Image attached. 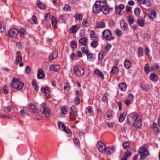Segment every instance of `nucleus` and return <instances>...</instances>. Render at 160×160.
Listing matches in <instances>:
<instances>
[{
    "label": "nucleus",
    "mask_w": 160,
    "mask_h": 160,
    "mask_svg": "<svg viewBox=\"0 0 160 160\" xmlns=\"http://www.w3.org/2000/svg\"><path fill=\"white\" fill-rule=\"evenodd\" d=\"M10 85L12 88H15L18 90H20L22 88L24 84L21 82L20 79L14 78Z\"/></svg>",
    "instance_id": "obj_1"
},
{
    "label": "nucleus",
    "mask_w": 160,
    "mask_h": 160,
    "mask_svg": "<svg viewBox=\"0 0 160 160\" xmlns=\"http://www.w3.org/2000/svg\"><path fill=\"white\" fill-rule=\"evenodd\" d=\"M40 110L41 113L45 115L46 118H48L49 117L50 114V109L48 108H46L45 103H42L40 106Z\"/></svg>",
    "instance_id": "obj_2"
},
{
    "label": "nucleus",
    "mask_w": 160,
    "mask_h": 160,
    "mask_svg": "<svg viewBox=\"0 0 160 160\" xmlns=\"http://www.w3.org/2000/svg\"><path fill=\"white\" fill-rule=\"evenodd\" d=\"M74 72L78 77L82 76L84 73V69L80 65H76L73 68Z\"/></svg>",
    "instance_id": "obj_3"
},
{
    "label": "nucleus",
    "mask_w": 160,
    "mask_h": 160,
    "mask_svg": "<svg viewBox=\"0 0 160 160\" xmlns=\"http://www.w3.org/2000/svg\"><path fill=\"white\" fill-rule=\"evenodd\" d=\"M103 37L107 41H110L114 39L112 35L111 32L108 29H105L102 32Z\"/></svg>",
    "instance_id": "obj_4"
},
{
    "label": "nucleus",
    "mask_w": 160,
    "mask_h": 160,
    "mask_svg": "<svg viewBox=\"0 0 160 160\" xmlns=\"http://www.w3.org/2000/svg\"><path fill=\"white\" fill-rule=\"evenodd\" d=\"M138 114H130L128 115L127 118L128 123L132 125L136 120L138 119Z\"/></svg>",
    "instance_id": "obj_5"
},
{
    "label": "nucleus",
    "mask_w": 160,
    "mask_h": 160,
    "mask_svg": "<svg viewBox=\"0 0 160 160\" xmlns=\"http://www.w3.org/2000/svg\"><path fill=\"white\" fill-rule=\"evenodd\" d=\"M100 3L98 1H96L93 8V12L96 14L98 13L101 11V5H100Z\"/></svg>",
    "instance_id": "obj_6"
},
{
    "label": "nucleus",
    "mask_w": 160,
    "mask_h": 160,
    "mask_svg": "<svg viewBox=\"0 0 160 160\" xmlns=\"http://www.w3.org/2000/svg\"><path fill=\"white\" fill-rule=\"evenodd\" d=\"M97 147L100 152L104 153V152H105V150L106 146L101 141H99L98 142L97 144Z\"/></svg>",
    "instance_id": "obj_7"
},
{
    "label": "nucleus",
    "mask_w": 160,
    "mask_h": 160,
    "mask_svg": "<svg viewBox=\"0 0 160 160\" xmlns=\"http://www.w3.org/2000/svg\"><path fill=\"white\" fill-rule=\"evenodd\" d=\"M18 31L15 28L11 29L8 32L9 36L12 38L16 37L18 33Z\"/></svg>",
    "instance_id": "obj_8"
},
{
    "label": "nucleus",
    "mask_w": 160,
    "mask_h": 160,
    "mask_svg": "<svg viewBox=\"0 0 160 160\" xmlns=\"http://www.w3.org/2000/svg\"><path fill=\"white\" fill-rule=\"evenodd\" d=\"M101 11L105 14H107L112 10V8H109L106 5H101Z\"/></svg>",
    "instance_id": "obj_9"
},
{
    "label": "nucleus",
    "mask_w": 160,
    "mask_h": 160,
    "mask_svg": "<svg viewBox=\"0 0 160 160\" xmlns=\"http://www.w3.org/2000/svg\"><path fill=\"white\" fill-rule=\"evenodd\" d=\"M27 108L29 109H31L32 112L34 113H37L38 112V110L37 107L32 103L28 104L27 106Z\"/></svg>",
    "instance_id": "obj_10"
},
{
    "label": "nucleus",
    "mask_w": 160,
    "mask_h": 160,
    "mask_svg": "<svg viewBox=\"0 0 160 160\" xmlns=\"http://www.w3.org/2000/svg\"><path fill=\"white\" fill-rule=\"evenodd\" d=\"M133 127L136 128H139L141 127L142 125L141 120V119H138L136 120L132 124Z\"/></svg>",
    "instance_id": "obj_11"
},
{
    "label": "nucleus",
    "mask_w": 160,
    "mask_h": 160,
    "mask_svg": "<svg viewBox=\"0 0 160 160\" xmlns=\"http://www.w3.org/2000/svg\"><path fill=\"white\" fill-rule=\"evenodd\" d=\"M41 91L42 93L45 94L47 97L49 96V88L48 86L45 88L42 87L41 88Z\"/></svg>",
    "instance_id": "obj_12"
},
{
    "label": "nucleus",
    "mask_w": 160,
    "mask_h": 160,
    "mask_svg": "<svg viewBox=\"0 0 160 160\" xmlns=\"http://www.w3.org/2000/svg\"><path fill=\"white\" fill-rule=\"evenodd\" d=\"M151 68L152 71H156L158 74H160V67L158 64L155 63L152 65L151 66Z\"/></svg>",
    "instance_id": "obj_13"
},
{
    "label": "nucleus",
    "mask_w": 160,
    "mask_h": 160,
    "mask_svg": "<svg viewBox=\"0 0 160 160\" xmlns=\"http://www.w3.org/2000/svg\"><path fill=\"white\" fill-rule=\"evenodd\" d=\"M45 76L43 70L41 68H39L37 73V78L38 79L43 78Z\"/></svg>",
    "instance_id": "obj_14"
},
{
    "label": "nucleus",
    "mask_w": 160,
    "mask_h": 160,
    "mask_svg": "<svg viewBox=\"0 0 160 160\" xmlns=\"http://www.w3.org/2000/svg\"><path fill=\"white\" fill-rule=\"evenodd\" d=\"M120 25L122 29L124 31H127L128 30V25L125 20H122L120 23Z\"/></svg>",
    "instance_id": "obj_15"
},
{
    "label": "nucleus",
    "mask_w": 160,
    "mask_h": 160,
    "mask_svg": "<svg viewBox=\"0 0 160 160\" xmlns=\"http://www.w3.org/2000/svg\"><path fill=\"white\" fill-rule=\"evenodd\" d=\"M132 154V152L130 151H128L125 152L120 160H127L128 158L130 157Z\"/></svg>",
    "instance_id": "obj_16"
},
{
    "label": "nucleus",
    "mask_w": 160,
    "mask_h": 160,
    "mask_svg": "<svg viewBox=\"0 0 160 160\" xmlns=\"http://www.w3.org/2000/svg\"><path fill=\"white\" fill-rule=\"evenodd\" d=\"M60 68V66L58 65H51L49 66V69L50 70L57 72Z\"/></svg>",
    "instance_id": "obj_17"
},
{
    "label": "nucleus",
    "mask_w": 160,
    "mask_h": 160,
    "mask_svg": "<svg viewBox=\"0 0 160 160\" xmlns=\"http://www.w3.org/2000/svg\"><path fill=\"white\" fill-rule=\"evenodd\" d=\"M58 55V52L57 51H54L52 54L49 57L48 59L49 62H51L57 58Z\"/></svg>",
    "instance_id": "obj_18"
},
{
    "label": "nucleus",
    "mask_w": 160,
    "mask_h": 160,
    "mask_svg": "<svg viewBox=\"0 0 160 160\" xmlns=\"http://www.w3.org/2000/svg\"><path fill=\"white\" fill-rule=\"evenodd\" d=\"M79 28V27L77 28L76 25L72 26L69 29V32L70 33H75Z\"/></svg>",
    "instance_id": "obj_19"
},
{
    "label": "nucleus",
    "mask_w": 160,
    "mask_h": 160,
    "mask_svg": "<svg viewBox=\"0 0 160 160\" xmlns=\"http://www.w3.org/2000/svg\"><path fill=\"white\" fill-rule=\"evenodd\" d=\"M97 28H103L105 27V22L102 21H100L98 22L96 25Z\"/></svg>",
    "instance_id": "obj_20"
},
{
    "label": "nucleus",
    "mask_w": 160,
    "mask_h": 160,
    "mask_svg": "<svg viewBox=\"0 0 160 160\" xmlns=\"http://www.w3.org/2000/svg\"><path fill=\"white\" fill-rule=\"evenodd\" d=\"M156 12L154 10H151L150 11L149 13L148 14V16L149 18L151 19H154L156 16Z\"/></svg>",
    "instance_id": "obj_21"
},
{
    "label": "nucleus",
    "mask_w": 160,
    "mask_h": 160,
    "mask_svg": "<svg viewBox=\"0 0 160 160\" xmlns=\"http://www.w3.org/2000/svg\"><path fill=\"white\" fill-rule=\"evenodd\" d=\"M87 39L85 37H82L79 40V42L82 45H87Z\"/></svg>",
    "instance_id": "obj_22"
},
{
    "label": "nucleus",
    "mask_w": 160,
    "mask_h": 160,
    "mask_svg": "<svg viewBox=\"0 0 160 160\" xmlns=\"http://www.w3.org/2000/svg\"><path fill=\"white\" fill-rule=\"evenodd\" d=\"M94 73L95 74L100 76L102 79L104 78L103 73L100 71L98 69H96L94 70Z\"/></svg>",
    "instance_id": "obj_23"
},
{
    "label": "nucleus",
    "mask_w": 160,
    "mask_h": 160,
    "mask_svg": "<svg viewBox=\"0 0 160 160\" xmlns=\"http://www.w3.org/2000/svg\"><path fill=\"white\" fill-rule=\"evenodd\" d=\"M126 115L127 112H125L120 114L119 118V120L120 122H122L124 121L125 119V117Z\"/></svg>",
    "instance_id": "obj_24"
},
{
    "label": "nucleus",
    "mask_w": 160,
    "mask_h": 160,
    "mask_svg": "<svg viewBox=\"0 0 160 160\" xmlns=\"http://www.w3.org/2000/svg\"><path fill=\"white\" fill-rule=\"evenodd\" d=\"M127 87V85L124 82H121L119 84V87L120 90L123 91H125L126 90Z\"/></svg>",
    "instance_id": "obj_25"
},
{
    "label": "nucleus",
    "mask_w": 160,
    "mask_h": 160,
    "mask_svg": "<svg viewBox=\"0 0 160 160\" xmlns=\"http://www.w3.org/2000/svg\"><path fill=\"white\" fill-rule=\"evenodd\" d=\"M113 114V111L111 110H109L106 112L105 114L108 119H110L112 118Z\"/></svg>",
    "instance_id": "obj_26"
},
{
    "label": "nucleus",
    "mask_w": 160,
    "mask_h": 160,
    "mask_svg": "<svg viewBox=\"0 0 160 160\" xmlns=\"http://www.w3.org/2000/svg\"><path fill=\"white\" fill-rule=\"evenodd\" d=\"M74 17L75 19L81 21L82 20V14L80 13H77L74 16Z\"/></svg>",
    "instance_id": "obj_27"
},
{
    "label": "nucleus",
    "mask_w": 160,
    "mask_h": 160,
    "mask_svg": "<svg viewBox=\"0 0 160 160\" xmlns=\"http://www.w3.org/2000/svg\"><path fill=\"white\" fill-rule=\"evenodd\" d=\"M105 151V152H104V153H105L107 154H110L113 153V151L111 149V147H106Z\"/></svg>",
    "instance_id": "obj_28"
},
{
    "label": "nucleus",
    "mask_w": 160,
    "mask_h": 160,
    "mask_svg": "<svg viewBox=\"0 0 160 160\" xmlns=\"http://www.w3.org/2000/svg\"><path fill=\"white\" fill-rule=\"evenodd\" d=\"M119 71V69L116 66H114L110 72L111 73H114L116 74L118 73Z\"/></svg>",
    "instance_id": "obj_29"
},
{
    "label": "nucleus",
    "mask_w": 160,
    "mask_h": 160,
    "mask_svg": "<svg viewBox=\"0 0 160 160\" xmlns=\"http://www.w3.org/2000/svg\"><path fill=\"white\" fill-rule=\"evenodd\" d=\"M125 67L126 68H129L131 66V64L130 61L125 60L124 62Z\"/></svg>",
    "instance_id": "obj_30"
},
{
    "label": "nucleus",
    "mask_w": 160,
    "mask_h": 160,
    "mask_svg": "<svg viewBox=\"0 0 160 160\" xmlns=\"http://www.w3.org/2000/svg\"><path fill=\"white\" fill-rule=\"evenodd\" d=\"M57 124L59 129L62 130L64 128H65L66 126L64 125V123L61 121H58Z\"/></svg>",
    "instance_id": "obj_31"
},
{
    "label": "nucleus",
    "mask_w": 160,
    "mask_h": 160,
    "mask_svg": "<svg viewBox=\"0 0 160 160\" xmlns=\"http://www.w3.org/2000/svg\"><path fill=\"white\" fill-rule=\"evenodd\" d=\"M70 45L73 50H76L77 47V43L75 41L73 40L71 41Z\"/></svg>",
    "instance_id": "obj_32"
},
{
    "label": "nucleus",
    "mask_w": 160,
    "mask_h": 160,
    "mask_svg": "<svg viewBox=\"0 0 160 160\" xmlns=\"http://www.w3.org/2000/svg\"><path fill=\"white\" fill-rule=\"evenodd\" d=\"M149 154V152L147 150L145 151L142 154H140V158L141 159H143L148 155Z\"/></svg>",
    "instance_id": "obj_33"
},
{
    "label": "nucleus",
    "mask_w": 160,
    "mask_h": 160,
    "mask_svg": "<svg viewBox=\"0 0 160 160\" xmlns=\"http://www.w3.org/2000/svg\"><path fill=\"white\" fill-rule=\"evenodd\" d=\"M98 45V43L97 40H93L91 42L90 46L93 48H96Z\"/></svg>",
    "instance_id": "obj_34"
},
{
    "label": "nucleus",
    "mask_w": 160,
    "mask_h": 160,
    "mask_svg": "<svg viewBox=\"0 0 160 160\" xmlns=\"http://www.w3.org/2000/svg\"><path fill=\"white\" fill-rule=\"evenodd\" d=\"M82 25L86 27H89L90 25V23L86 19H84L82 22Z\"/></svg>",
    "instance_id": "obj_35"
},
{
    "label": "nucleus",
    "mask_w": 160,
    "mask_h": 160,
    "mask_svg": "<svg viewBox=\"0 0 160 160\" xmlns=\"http://www.w3.org/2000/svg\"><path fill=\"white\" fill-rule=\"evenodd\" d=\"M71 109L74 116H77L78 114L76 106L74 105H72L71 108Z\"/></svg>",
    "instance_id": "obj_36"
},
{
    "label": "nucleus",
    "mask_w": 160,
    "mask_h": 160,
    "mask_svg": "<svg viewBox=\"0 0 160 160\" xmlns=\"http://www.w3.org/2000/svg\"><path fill=\"white\" fill-rule=\"evenodd\" d=\"M147 150V148L145 146L141 147L138 150V153L140 154H142L144 152Z\"/></svg>",
    "instance_id": "obj_37"
},
{
    "label": "nucleus",
    "mask_w": 160,
    "mask_h": 160,
    "mask_svg": "<svg viewBox=\"0 0 160 160\" xmlns=\"http://www.w3.org/2000/svg\"><path fill=\"white\" fill-rule=\"evenodd\" d=\"M37 5L38 8L40 9H44L45 8L43 4L40 1H38L37 2Z\"/></svg>",
    "instance_id": "obj_38"
},
{
    "label": "nucleus",
    "mask_w": 160,
    "mask_h": 160,
    "mask_svg": "<svg viewBox=\"0 0 160 160\" xmlns=\"http://www.w3.org/2000/svg\"><path fill=\"white\" fill-rule=\"evenodd\" d=\"M143 50L141 47H138V50L137 53L138 57H140L141 56H142L143 54L142 53Z\"/></svg>",
    "instance_id": "obj_39"
},
{
    "label": "nucleus",
    "mask_w": 160,
    "mask_h": 160,
    "mask_svg": "<svg viewBox=\"0 0 160 160\" xmlns=\"http://www.w3.org/2000/svg\"><path fill=\"white\" fill-rule=\"evenodd\" d=\"M22 60V58L21 56L18 55L16 57L15 60V63L16 64H18L19 63L21 62Z\"/></svg>",
    "instance_id": "obj_40"
},
{
    "label": "nucleus",
    "mask_w": 160,
    "mask_h": 160,
    "mask_svg": "<svg viewBox=\"0 0 160 160\" xmlns=\"http://www.w3.org/2000/svg\"><path fill=\"white\" fill-rule=\"evenodd\" d=\"M86 55L87 56L88 59L89 60H92L95 58L94 57L95 55L94 54H90L88 53V54Z\"/></svg>",
    "instance_id": "obj_41"
},
{
    "label": "nucleus",
    "mask_w": 160,
    "mask_h": 160,
    "mask_svg": "<svg viewBox=\"0 0 160 160\" xmlns=\"http://www.w3.org/2000/svg\"><path fill=\"white\" fill-rule=\"evenodd\" d=\"M140 11L141 10L140 8H137L135 9L134 10V13L137 17H138L139 16Z\"/></svg>",
    "instance_id": "obj_42"
},
{
    "label": "nucleus",
    "mask_w": 160,
    "mask_h": 160,
    "mask_svg": "<svg viewBox=\"0 0 160 160\" xmlns=\"http://www.w3.org/2000/svg\"><path fill=\"white\" fill-rule=\"evenodd\" d=\"M87 112L89 113L91 115H92L94 114V112L92 109V108L90 106H88V107L87 109Z\"/></svg>",
    "instance_id": "obj_43"
},
{
    "label": "nucleus",
    "mask_w": 160,
    "mask_h": 160,
    "mask_svg": "<svg viewBox=\"0 0 160 160\" xmlns=\"http://www.w3.org/2000/svg\"><path fill=\"white\" fill-rule=\"evenodd\" d=\"M81 51L82 52L85 53L86 55L88 54V47L87 46L83 47V48H82Z\"/></svg>",
    "instance_id": "obj_44"
},
{
    "label": "nucleus",
    "mask_w": 160,
    "mask_h": 160,
    "mask_svg": "<svg viewBox=\"0 0 160 160\" xmlns=\"http://www.w3.org/2000/svg\"><path fill=\"white\" fill-rule=\"evenodd\" d=\"M58 20L60 22L63 23H66L65 17L63 15H61L58 18Z\"/></svg>",
    "instance_id": "obj_45"
},
{
    "label": "nucleus",
    "mask_w": 160,
    "mask_h": 160,
    "mask_svg": "<svg viewBox=\"0 0 160 160\" xmlns=\"http://www.w3.org/2000/svg\"><path fill=\"white\" fill-rule=\"evenodd\" d=\"M5 28L4 24L1 22H0V32H3Z\"/></svg>",
    "instance_id": "obj_46"
},
{
    "label": "nucleus",
    "mask_w": 160,
    "mask_h": 160,
    "mask_svg": "<svg viewBox=\"0 0 160 160\" xmlns=\"http://www.w3.org/2000/svg\"><path fill=\"white\" fill-rule=\"evenodd\" d=\"M4 111L6 113L10 112L11 110V108L10 106H7L4 107Z\"/></svg>",
    "instance_id": "obj_47"
},
{
    "label": "nucleus",
    "mask_w": 160,
    "mask_h": 160,
    "mask_svg": "<svg viewBox=\"0 0 160 160\" xmlns=\"http://www.w3.org/2000/svg\"><path fill=\"white\" fill-rule=\"evenodd\" d=\"M74 103L75 104L78 105L80 102V99L77 96L74 98Z\"/></svg>",
    "instance_id": "obj_48"
},
{
    "label": "nucleus",
    "mask_w": 160,
    "mask_h": 160,
    "mask_svg": "<svg viewBox=\"0 0 160 160\" xmlns=\"http://www.w3.org/2000/svg\"><path fill=\"white\" fill-rule=\"evenodd\" d=\"M116 34L118 36H121L122 34V31L118 29H117L115 31Z\"/></svg>",
    "instance_id": "obj_49"
},
{
    "label": "nucleus",
    "mask_w": 160,
    "mask_h": 160,
    "mask_svg": "<svg viewBox=\"0 0 160 160\" xmlns=\"http://www.w3.org/2000/svg\"><path fill=\"white\" fill-rule=\"evenodd\" d=\"M62 113L63 114H66L68 112L67 109L65 107L62 106L61 108Z\"/></svg>",
    "instance_id": "obj_50"
},
{
    "label": "nucleus",
    "mask_w": 160,
    "mask_h": 160,
    "mask_svg": "<svg viewBox=\"0 0 160 160\" xmlns=\"http://www.w3.org/2000/svg\"><path fill=\"white\" fill-rule=\"evenodd\" d=\"M70 88V87L68 83H65L64 84V89L66 90L67 91H68Z\"/></svg>",
    "instance_id": "obj_51"
},
{
    "label": "nucleus",
    "mask_w": 160,
    "mask_h": 160,
    "mask_svg": "<svg viewBox=\"0 0 160 160\" xmlns=\"http://www.w3.org/2000/svg\"><path fill=\"white\" fill-rule=\"evenodd\" d=\"M150 36L147 33H144L143 36V38L146 41H148L149 40Z\"/></svg>",
    "instance_id": "obj_52"
},
{
    "label": "nucleus",
    "mask_w": 160,
    "mask_h": 160,
    "mask_svg": "<svg viewBox=\"0 0 160 160\" xmlns=\"http://www.w3.org/2000/svg\"><path fill=\"white\" fill-rule=\"evenodd\" d=\"M51 21L52 25L53 26H55L57 23V21L56 18L54 17H52Z\"/></svg>",
    "instance_id": "obj_53"
},
{
    "label": "nucleus",
    "mask_w": 160,
    "mask_h": 160,
    "mask_svg": "<svg viewBox=\"0 0 160 160\" xmlns=\"http://www.w3.org/2000/svg\"><path fill=\"white\" fill-rule=\"evenodd\" d=\"M73 141L75 145L78 146L79 145V140L76 138H73Z\"/></svg>",
    "instance_id": "obj_54"
},
{
    "label": "nucleus",
    "mask_w": 160,
    "mask_h": 160,
    "mask_svg": "<svg viewBox=\"0 0 160 160\" xmlns=\"http://www.w3.org/2000/svg\"><path fill=\"white\" fill-rule=\"evenodd\" d=\"M137 21L139 26L142 27L144 26V23L143 20H139V19H138Z\"/></svg>",
    "instance_id": "obj_55"
},
{
    "label": "nucleus",
    "mask_w": 160,
    "mask_h": 160,
    "mask_svg": "<svg viewBox=\"0 0 160 160\" xmlns=\"http://www.w3.org/2000/svg\"><path fill=\"white\" fill-rule=\"evenodd\" d=\"M156 74L154 73H151L150 76V79L152 81H154V79L156 78Z\"/></svg>",
    "instance_id": "obj_56"
},
{
    "label": "nucleus",
    "mask_w": 160,
    "mask_h": 160,
    "mask_svg": "<svg viewBox=\"0 0 160 160\" xmlns=\"http://www.w3.org/2000/svg\"><path fill=\"white\" fill-rule=\"evenodd\" d=\"M134 99V96L132 94L130 93L128 95V99H129V100L132 102L133 100Z\"/></svg>",
    "instance_id": "obj_57"
},
{
    "label": "nucleus",
    "mask_w": 160,
    "mask_h": 160,
    "mask_svg": "<svg viewBox=\"0 0 160 160\" xmlns=\"http://www.w3.org/2000/svg\"><path fill=\"white\" fill-rule=\"evenodd\" d=\"M128 21L130 24H132L134 23V19L130 16L128 17Z\"/></svg>",
    "instance_id": "obj_58"
},
{
    "label": "nucleus",
    "mask_w": 160,
    "mask_h": 160,
    "mask_svg": "<svg viewBox=\"0 0 160 160\" xmlns=\"http://www.w3.org/2000/svg\"><path fill=\"white\" fill-rule=\"evenodd\" d=\"M115 10L117 14H118L119 16H121V10L117 6H115Z\"/></svg>",
    "instance_id": "obj_59"
},
{
    "label": "nucleus",
    "mask_w": 160,
    "mask_h": 160,
    "mask_svg": "<svg viewBox=\"0 0 160 160\" xmlns=\"http://www.w3.org/2000/svg\"><path fill=\"white\" fill-rule=\"evenodd\" d=\"M62 130L68 134H69L70 133H71V132L70 129L68 127H66V126L65 127V128H64Z\"/></svg>",
    "instance_id": "obj_60"
},
{
    "label": "nucleus",
    "mask_w": 160,
    "mask_h": 160,
    "mask_svg": "<svg viewBox=\"0 0 160 160\" xmlns=\"http://www.w3.org/2000/svg\"><path fill=\"white\" fill-rule=\"evenodd\" d=\"M141 87L143 90L146 91H148L149 90V88L147 87L145 85H141Z\"/></svg>",
    "instance_id": "obj_61"
},
{
    "label": "nucleus",
    "mask_w": 160,
    "mask_h": 160,
    "mask_svg": "<svg viewBox=\"0 0 160 160\" xmlns=\"http://www.w3.org/2000/svg\"><path fill=\"white\" fill-rule=\"evenodd\" d=\"M32 19L33 21V23L35 24H37L38 22L37 21V19L36 18V16L35 15H33L32 16Z\"/></svg>",
    "instance_id": "obj_62"
},
{
    "label": "nucleus",
    "mask_w": 160,
    "mask_h": 160,
    "mask_svg": "<svg viewBox=\"0 0 160 160\" xmlns=\"http://www.w3.org/2000/svg\"><path fill=\"white\" fill-rule=\"evenodd\" d=\"M98 2L100 3V5H106L107 1L106 0H100Z\"/></svg>",
    "instance_id": "obj_63"
},
{
    "label": "nucleus",
    "mask_w": 160,
    "mask_h": 160,
    "mask_svg": "<svg viewBox=\"0 0 160 160\" xmlns=\"http://www.w3.org/2000/svg\"><path fill=\"white\" fill-rule=\"evenodd\" d=\"M123 148L125 149H127L129 147V144L127 142H124L123 144Z\"/></svg>",
    "instance_id": "obj_64"
}]
</instances>
